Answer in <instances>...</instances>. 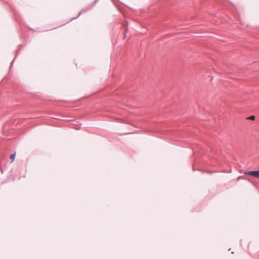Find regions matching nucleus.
<instances>
[{
    "label": "nucleus",
    "mask_w": 259,
    "mask_h": 259,
    "mask_svg": "<svg viewBox=\"0 0 259 259\" xmlns=\"http://www.w3.org/2000/svg\"><path fill=\"white\" fill-rule=\"evenodd\" d=\"M244 174L246 175L251 176L256 178H259V170L246 171L244 173Z\"/></svg>",
    "instance_id": "1"
},
{
    "label": "nucleus",
    "mask_w": 259,
    "mask_h": 259,
    "mask_svg": "<svg viewBox=\"0 0 259 259\" xmlns=\"http://www.w3.org/2000/svg\"><path fill=\"white\" fill-rule=\"evenodd\" d=\"M15 156H16V153H13V154L11 155L10 159L12 160V161H13L14 160L15 158Z\"/></svg>",
    "instance_id": "2"
},
{
    "label": "nucleus",
    "mask_w": 259,
    "mask_h": 259,
    "mask_svg": "<svg viewBox=\"0 0 259 259\" xmlns=\"http://www.w3.org/2000/svg\"><path fill=\"white\" fill-rule=\"evenodd\" d=\"M249 119L253 120L255 119V117L254 116H250Z\"/></svg>",
    "instance_id": "3"
}]
</instances>
